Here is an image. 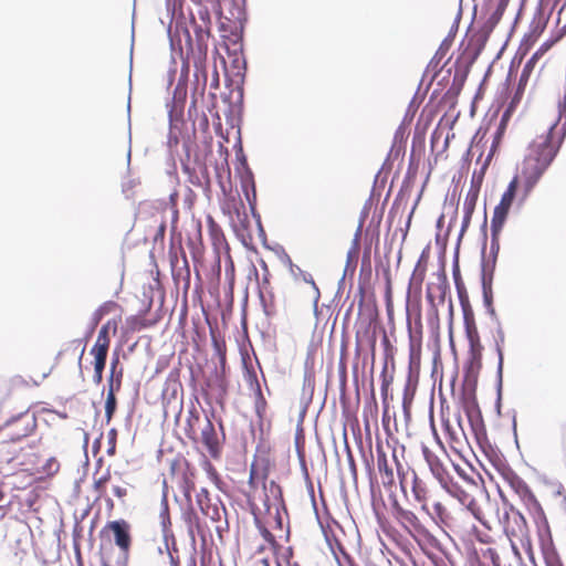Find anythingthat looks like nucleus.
<instances>
[{
  "label": "nucleus",
  "mask_w": 566,
  "mask_h": 566,
  "mask_svg": "<svg viewBox=\"0 0 566 566\" xmlns=\"http://www.w3.org/2000/svg\"><path fill=\"white\" fill-rule=\"evenodd\" d=\"M248 484L247 502L254 524L263 539L276 552L280 547L277 539L289 534L283 522L286 507L282 488L274 480H269V467L256 462L250 467Z\"/></svg>",
  "instance_id": "f257e3e1"
},
{
  "label": "nucleus",
  "mask_w": 566,
  "mask_h": 566,
  "mask_svg": "<svg viewBox=\"0 0 566 566\" xmlns=\"http://www.w3.org/2000/svg\"><path fill=\"white\" fill-rule=\"evenodd\" d=\"M565 136V129H557V123L538 136L528 146L521 175L523 185L522 200L526 199L534 189L543 174L553 163Z\"/></svg>",
  "instance_id": "f03ea898"
},
{
  "label": "nucleus",
  "mask_w": 566,
  "mask_h": 566,
  "mask_svg": "<svg viewBox=\"0 0 566 566\" xmlns=\"http://www.w3.org/2000/svg\"><path fill=\"white\" fill-rule=\"evenodd\" d=\"M433 511L439 522L460 538L474 535L476 522L492 528V521L480 506H455L448 510L441 502H437Z\"/></svg>",
  "instance_id": "7ed1b4c3"
},
{
  "label": "nucleus",
  "mask_w": 566,
  "mask_h": 566,
  "mask_svg": "<svg viewBox=\"0 0 566 566\" xmlns=\"http://www.w3.org/2000/svg\"><path fill=\"white\" fill-rule=\"evenodd\" d=\"M522 187V175H516L509 184L506 190L503 192L499 205L494 208L493 217L491 220V232L493 237L500 234L511 207L516 197L517 189Z\"/></svg>",
  "instance_id": "20e7f679"
},
{
  "label": "nucleus",
  "mask_w": 566,
  "mask_h": 566,
  "mask_svg": "<svg viewBox=\"0 0 566 566\" xmlns=\"http://www.w3.org/2000/svg\"><path fill=\"white\" fill-rule=\"evenodd\" d=\"M109 534L113 535V544L115 546L125 548L127 551L132 549L133 537H132V526L126 520H116L109 521L105 524V526L101 531V537L104 539L109 537Z\"/></svg>",
  "instance_id": "39448f33"
},
{
  "label": "nucleus",
  "mask_w": 566,
  "mask_h": 566,
  "mask_svg": "<svg viewBox=\"0 0 566 566\" xmlns=\"http://www.w3.org/2000/svg\"><path fill=\"white\" fill-rule=\"evenodd\" d=\"M102 566H128L130 551L115 546L112 538L102 539L98 548Z\"/></svg>",
  "instance_id": "423d86ee"
},
{
  "label": "nucleus",
  "mask_w": 566,
  "mask_h": 566,
  "mask_svg": "<svg viewBox=\"0 0 566 566\" xmlns=\"http://www.w3.org/2000/svg\"><path fill=\"white\" fill-rule=\"evenodd\" d=\"M504 485L510 488L526 505L539 506L535 495L528 485L512 470H504L501 473Z\"/></svg>",
  "instance_id": "0eeeda50"
},
{
  "label": "nucleus",
  "mask_w": 566,
  "mask_h": 566,
  "mask_svg": "<svg viewBox=\"0 0 566 566\" xmlns=\"http://www.w3.org/2000/svg\"><path fill=\"white\" fill-rule=\"evenodd\" d=\"M197 503L203 515L209 517L212 522L221 520V513L224 511L222 503L218 499H212L209 491L202 488L197 493Z\"/></svg>",
  "instance_id": "6e6552de"
},
{
  "label": "nucleus",
  "mask_w": 566,
  "mask_h": 566,
  "mask_svg": "<svg viewBox=\"0 0 566 566\" xmlns=\"http://www.w3.org/2000/svg\"><path fill=\"white\" fill-rule=\"evenodd\" d=\"M391 510L394 517L409 533L412 531L420 532L423 528L419 517L412 511L402 507L396 497L391 501Z\"/></svg>",
  "instance_id": "1a4fd4ad"
},
{
  "label": "nucleus",
  "mask_w": 566,
  "mask_h": 566,
  "mask_svg": "<svg viewBox=\"0 0 566 566\" xmlns=\"http://www.w3.org/2000/svg\"><path fill=\"white\" fill-rule=\"evenodd\" d=\"M201 442L212 459L220 458L222 443L217 434L213 423L208 417L206 418V424L201 430Z\"/></svg>",
  "instance_id": "9d476101"
},
{
  "label": "nucleus",
  "mask_w": 566,
  "mask_h": 566,
  "mask_svg": "<svg viewBox=\"0 0 566 566\" xmlns=\"http://www.w3.org/2000/svg\"><path fill=\"white\" fill-rule=\"evenodd\" d=\"M377 453V470L380 476L381 484L386 490H392L395 486L394 468L390 465L387 453L380 444L376 447Z\"/></svg>",
  "instance_id": "9b49d317"
},
{
  "label": "nucleus",
  "mask_w": 566,
  "mask_h": 566,
  "mask_svg": "<svg viewBox=\"0 0 566 566\" xmlns=\"http://www.w3.org/2000/svg\"><path fill=\"white\" fill-rule=\"evenodd\" d=\"M464 412L468 417L471 430L475 437V439L480 442L482 439H485V426L479 409V406L475 401H471L465 403Z\"/></svg>",
  "instance_id": "f8f14e48"
},
{
  "label": "nucleus",
  "mask_w": 566,
  "mask_h": 566,
  "mask_svg": "<svg viewBox=\"0 0 566 566\" xmlns=\"http://www.w3.org/2000/svg\"><path fill=\"white\" fill-rule=\"evenodd\" d=\"M528 525L525 517L516 510L511 513V523L506 532V536L513 541L516 539L521 543L528 538Z\"/></svg>",
  "instance_id": "ddd939ff"
},
{
  "label": "nucleus",
  "mask_w": 566,
  "mask_h": 566,
  "mask_svg": "<svg viewBox=\"0 0 566 566\" xmlns=\"http://www.w3.org/2000/svg\"><path fill=\"white\" fill-rule=\"evenodd\" d=\"M411 492L415 500L421 505V509L428 512L430 491L427 483L418 476L415 470H411Z\"/></svg>",
  "instance_id": "4468645a"
},
{
  "label": "nucleus",
  "mask_w": 566,
  "mask_h": 566,
  "mask_svg": "<svg viewBox=\"0 0 566 566\" xmlns=\"http://www.w3.org/2000/svg\"><path fill=\"white\" fill-rule=\"evenodd\" d=\"M289 271L295 282H304V283L310 284L311 297L314 301V304L316 305L321 297V292H319L318 286L315 283L312 274L302 270L298 265L293 264V263L290 264Z\"/></svg>",
  "instance_id": "2eb2a0df"
},
{
  "label": "nucleus",
  "mask_w": 566,
  "mask_h": 566,
  "mask_svg": "<svg viewBox=\"0 0 566 566\" xmlns=\"http://www.w3.org/2000/svg\"><path fill=\"white\" fill-rule=\"evenodd\" d=\"M442 486L451 496L460 502L459 506H480L472 494L464 490L458 482L449 480Z\"/></svg>",
  "instance_id": "dca6fc26"
},
{
  "label": "nucleus",
  "mask_w": 566,
  "mask_h": 566,
  "mask_svg": "<svg viewBox=\"0 0 566 566\" xmlns=\"http://www.w3.org/2000/svg\"><path fill=\"white\" fill-rule=\"evenodd\" d=\"M111 480V472L107 470L105 473H103L98 478H94L93 481V490L97 493L96 500L103 499L106 503V509L108 512H113L115 507V503L112 497L107 496L106 494V484Z\"/></svg>",
  "instance_id": "f3484780"
},
{
  "label": "nucleus",
  "mask_w": 566,
  "mask_h": 566,
  "mask_svg": "<svg viewBox=\"0 0 566 566\" xmlns=\"http://www.w3.org/2000/svg\"><path fill=\"white\" fill-rule=\"evenodd\" d=\"M119 360L118 357L112 360L111 364V378H109V389L107 392L106 401H105V416L107 421H109L113 418V415L116 410V397L114 390V370L115 367L118 366Z\"/></svg>",
  "instance_id": "a211bd4d"
},
{
  "label": "nucleus",
  "mask_w": 566,
  "mask_h": 566,
  "mask_svg": "<svg viewBox=\"0 0 566 566\" xmlns=\"http://www.w3.org/2000/svg\"><path fill=\"white\" fill-rule=\"evenodd\" d=\"M424 458L430 467L432 474L439 480L441 485L448 482L450 479L448 478L447 471L440 460L433 455L428 448H423Z\"/></svg>",
  "instance_id": "6ab92c4d"
},
{
  "label": "nucleus",
  "mask_w": 566,
  "mask_h": 566,
  "mask_svg": "<svg viewBox=\"0 0 566 566\" xmlns=\"http://www.w3.org/2000/svg\"><path fill=\"white\" fill-rule=\"evenodd\" d=\"M178 488L182 492L187 504L191 502V493L195 490V472L187 469L178 478Z\"/></svg>",
  "instance_id": "aec40b11"
},
{
  "label": "nucleus",
  "mask_w": 566,
  "mask_h": 566,
  "mask_svg": "<svg viewBox=\"0 0 566 566\" xmlns=\"http://www.w3.org/2000/svg\"><path fill=\"white\" fill-rule=\"evenodd\" d=\"M427 265H428V256L424 255V253H422L412 271V274H411V277L409 281L410 286L421 289V285L426 279Z\"/></svg>",
  "instance_id": "412c9836"
},
{
  "label": "nucleus",
  "mask_w": 566,
  "mask_h": 566,
  "mask_svg": "<svg viewBox=\"0 0 566 566\" xmlns=\"http://www.w3.org/2000/svg\"><path fill=\"white\" fill-rule=\"evenodd\" d=\"M181 518L187 526L189 535L193 538L195 532L200 531V520L191 502L187 504V507L182 511Z\"/></svg>",
  "instance_id": "4be33fe9"
},
{
  "label": "nucleus",
  "mask_w": 566,
  "mask_h": 566,
  "mask_svg": "<svg viewBox=\"0 0 566 566\" xmlns=\"http://www.w3.org/2000/svg\"><path fill=\"white\" fill-rule=\"evenodd\" d=\"M23 423L22 430L14 431L17 439L30 436L35 427V417L29 412L21 413L14 421L13 424Z\"/></svg>",
  "instance_id": "5701e85b"
},
{
  "label": "nucleus",
  "mask_w": 566,
  "mask_h": 566,
  "mask_svg": "<svg viewBox=\"0 0 566 566\" xmlns=\"http://www.w3.org/2000/svg\"><path fill=\"white\" fill-rule=\"evenodd\" d=\"M497 237L499 235H496V237L492 235V242H491V247H490L491 256L483 260V263H482L483 279H485V276L488 274L490 275V277L493 274V271L495 268V262H496V255H497V252L500 249V245L497 242Z\"/></svg>",
  "instance_id": "b1692460"
},
{
  "label": "nucleus",
  "mask_w": 566,
  "mask_h": 566,
  "mask_svg": "<svg viewBox=\"0 0 566 566\" xmlns=\"http://www.w3.org/2000/svg\"><path fill=\"white\" fill-rule=\"evenodd\" d=\"M39 386V382L34 379L25 378L21 375L12 376L7 382V389L9 392H15L21 389Z\"/></svg>",
  "instance_id": "393cba45"
},
{
  "label": "nucleus",
  "mask_w": 566,
  "mask_h": 566,
  "mask_svg": "<svg viewBox=\"0 0 566 566\" xmlns=\"http://www.w3.org/2000/svg\"><path fill=\"white\" fill-rule=\"evenodd\" d=\"M480 193V184H474V180L471 182V187L468 190L464 202H463V213L473 214L476 201Z\"/></svg>",
  "instance_id": "a878e982"
},
{
  "label": "nucleus",
  "mask_w": 566,
  "mask_h": 566,
  "mask_svg": "<svg viewBox=\"0 0 566 566\" xmlns=\"http://www.w3.org/2000/svg\"><path fill=\"white\" fill-rule=\"evenodd\" d=\"M516 510L512 505L504 504L502 509H496V517L492 518L489 516V518L492 521V525L497 523L506 534L509 530V525L511 523V513L515 512Z\"/></svg>",
  "instance_id": "bb28decb"
},
{
  "label": "nucleus",
  "mask_w": 566,
  "mask_h": 566,
  "mask_svg": "<svg viewBox=\"0 0 566 566\" xmlns=\"http://www.w3.org/2000/svg\"><path fill=\"white\" fill-rule=\"evenodd\" d=\"M516 510L512 505L504 504L502 509H496V517L492 518L489 516V518L492 521V525L497 523L506 534L509 530V525L511 523V513L515 512Z\"/></svg>",
  "instance_id": "cd10ccee"
},
{
  "label": "nucleus",
  "mask_w": 566,
  "mask_h": 566,
  "mask_svg": "<svg viewBox=\"0 0 566 566\" xmlns=\"http://www.w3.org/2000/svg\"><path fill=\"white\" fill-rule=\"evenodd\" d=\"M111 325H112V322L108 321L106 324H104L101 327L98 335H97V339L92 348H103L105 350H108L109 344H111L109 336H108Z\"/></svg>",
  "instance_id": "c85d7f7f"
},
{
  "label": "nucleus",
  "mask_w": 566,
  "mask_h": 566,
  "mask_svg": "<svg viewBox=\"0 0 566 566\" xmlns=\"http://www.w3.org/2000/svg\"><path fill=\"white\" fill-rule=\"evenodd\" d=\"M465 334L469 343H476L480 339L479 332L471 314L464 312Z\"/></svg>",
  "instance_id": "c756f323"
},
{
  "label": "nucleus",
  "mask_w": 566,
  "mask_h": 566,
  "mask_svg": "<svg viewBox=\"0 0 566 566\" xmlns=\"http://www.w3.org/2000/svg\"><path fill=\"white\" fill-rule=\"evenodd\" d=\"M535 64L536 62L533 61L532 59H530L523 70H522V73H521V76H520V80H518V85H517V92L516 94H520V93H523L528 80H530V76L535 67Z\"/></svg>",
  "instance_id": "7c9ffc66"
},
{
  "label": "nucleus",
  "mask_w": 566,
  "mask_h": 566,
  "mask_svg": "<svg viewBox=\"0 0 566 566\" xmlns=\"http://www.w3.org/2000/svg\"><path fill=\"white\" fill-rule=\"evenodd\" d=\"M392 458H394V461L396 463L397 475H398V479H399L400 489H401L402 492H406V486H407V483H408V479L411 478V470L412 469L411 468L403 469L402 465L400 464V462L398 461L397 455H396L395 452L392 454Z\"/></svg>",
  "instance_id": "2f4dec72"
},
{
  "label": "nucleus",
  "mask_w": 566,
  "mask_h": 566,
  "mask_svg": "<svg viewBox=\"0 0 566 566\" xmlns=\"http://www.w3.org/2000/svg\"><path fill=\"white\" fill-rule=\"evenodd\" d=\"M365 342L369 344L371 353H375L376 337L374 333H369V326L364 332H356V345L361 346Z\"/></svg>",
  "instance_id": "473e14b6"
},
{
  "label": "nucleus",
  "mask_w": 566,
  "mask_h": 566,
  "mask_svg": "<svg viewBox=\"0 0 566 566\" xmlns=\"http://www.w3.org/2000/svg\"><path fill=\"white\" fill-rule=\"evenodd\" d=\"M108 350H105L103 348H92L91 354L94 356V370L95 371H104L105 365H106V358H107Z\"/></svg>",
  "instance_id": "72a5a7b5"
},
{
  "label": "nucleus",
  "mask_w": 566,
  "mask_h": 566,
  "mask_svg": "<svg viewBox=\"0 0 566 566\" xmlns=\"http://www.w3.org/2000/svg\"><path fill=\"white\" fill-rule=\"evenodd\" d=\"M410 343H409V357L410 363H418L421 356V339H416L412 333L410 332Z\"/></svg>",
  "instance_id": "f704fd0d"
},
{
  "label": "nucleus",
  "mask_w": 566,
  "mask_h": 566,
  "mask_svg": "<svg viewBox=\"0 0 566 566\" xmlns=\"http://www.w3.org/2000/svg\"><path fill=\"white\" fill-rule=\"evenodd\" d=\"M60 470V462L56 458H49L45 463L41 467L39 472L44 474L46 478L54 476Z\"/></svg>",
  "instance_id": "c9c22d12"
},
{
  "label": "nucleus",
  "mask_w": 566,
  "mask_h": 566,
  "mask_svg": "<svg viewBox=\"0 0 566 566\" xmlns=\"http://www.w3.org/2000/svg\"><path fill=\"white\" fill-rule=\"evenodd\" d=\"M249 566H270V556L264 554L263 547L250 558Z\"/></svg>",
  "instance_id": "e433bc0d"
},
{
  "label": "nucleus",
  "mask_w": 566,
  "mask_h": 566,
  "mask_svg": "<svg viewBox=\"0 0 566 566\" xmlns=\"http://www.w3.org/2000/svg\"><path fill=\"white\" fill-rule=\"evenodd\" d=\"M127 325L130 331L139 332L149 326L147 321L143 316H130L127 318Z\"/></svg>",
  "instance_id": "4c0bfd02"
},
{
  "label": "nucleus",
  "mask_w": 566,
  "mask_h": 566,
  "mask_svg": "<svg viewBox=\"0 0 566 566\" xmlns=\"http://www.w3.org/2000/svg\"><path fill=\"white\" fill-rule=\"evenodd\" d=\"M205 468H206V472L208 474L209 480L213 484H216V486L218 489H221V485H222L223 482H222V480H221L217 469L210 462H208V461L206 462V467Z\"/></svg>",
  "instance_id": "58836bf2"
},
{
  "label": "nucleus",
  "mask_w": 566,
  "mask_h": 566,
  "mask_svg": "<svg viewBox=\"0 0 566 566\" xmlns=\"http://www.w3.org/2000/svg\"><path fill=\"white\" fill-rule=\"evenodd\" d=\"M200 421V416H199V412L196 408H192L191 410H189V416H188V419H187V424L189 427V432H188V437L189 438H193L192 434L196 433V430H195V426Z\"/></svg>",
  "instance_id": "ea45409f"
},
{
  "label": "nucleus",
  "mask_w": 566,
  "mask_h": 566,
  "mask_svg": "<svg viewBox=\"0 0 566 566\" xmlns=\"http://www.w3.org/2000/svg\"><path fill=\"white\" fill-rule=\"evenodd\" d=\"M128 483L123 482L122 484H114L112 486L114 496H116L122 503L125 502V499L128 495Z\"/></svg>",
  "instance_id": "a19ab883"
},
{
  "label": "nucleus",
  "mask_w": 566,
  "mask_h": 566,
  "mask_svg": "<svg viewBox=\"0 0 566 566\" xmlns=\"http://www.w3.org/2000/svg\"><path fill=\"white\" fill-rule=\"evenodd\" d=\"M544 560L546 566H564L560 557L555 551H549L544 554Z\"/></svg>",
  "instance_id": "79ce46f5"
},
{
  "label": "nucleus",
  "mask_w": 566,
  "mask_h": 566,
  "mask_svg": "<svg viewBox=\"0 0 566 566\" xmlns=\"http://www.w3.org/2000/svg\"><path fill=\"white\" fill-rule=\"evenodd\" d=\"M470 344V355L472 360L480 361L482 356L483 346L480 342V339H476V343H469Z\"/></svg>",
  "instance_id": "37998d69"
},
{
  "label": "nucleus",
  "mask_w": 566,
  "mask_h": 566,
  "mask_svg": "<svg viewBox=\"0 0 566 566\" xmlns=\"http://www.w3.org/2000/svg\"><path fill=\"white\" fill-rule=\"evenodd\" d=\"M116 439H117L116 429H111L108 431V449H107L108 455H114L116 452Z\"/></svg>",
  "instance_id": "c03bdc74"
},
{
  "label": "nucleus",
  "mask_w": 566,
  "mask_h": 566,
  "mask_svg": "<svg viewBox=\"0 0 566 566\" xmlns=\"http://www.w3.org/2000/svg\"><path fill=\"white\" fill-rule=\"evenodd\" d=\"M506 128H507V126L505 124L499 123L497 129L494 135L493 144H492V149H491L492 151H494L496 149V147L500 145Z\"/></svg>",
  "instance_id": "a18cd8bd"
},
{
  "label": "nucleus",
  "mask_w": 566,
  "mask_h": 566,
  "mask_svg": "<svg viewBox=\"0 0 566 566\" xmlns=\"http://www.w3.org/2000/svg\"><path fill=\"white\" fill-rule=\"evenodd\" d=\"M553 44H554L553 41H547V42L543 43L538 48V50L532 55L531 59L537 63V61L552 48Z\"/></svg>",
  "instance_id": "49530a36"
},
{
  "label": "nucleus",
  "mask_w": 566,
  "mask_h": 566,
  "mask_svg": "<svg viewBox=\"0 0 566 566\" xmlns=\"http://www.w3.org/2000/svg\"><path fill=\"white\" fill-rule=\"evenodd\" d=\"M226 277L229 282L230 291L232 292L234 286V264L231 259L229 260V264L226 266Z\"/></svg>",
  "instance_id": "de8ad7c7"
},
{
  "label": "nucleus",
  "mask_w": 566,
  "mask_h": 566,
  "mask_svg": "<svg viewBox=\"0 0 566 566\" xmlns=\"http://www.w3.org/2000/svg\"><path fill=\"white\" fill-rule=\"evenodd\" d=\"M117 366L114 370V390H119L122 386V378H123V369L119 368V370L116 371Z\"/></svg>",
  "instance_id": "09e8293b"
},
{
  "label": "nucleus",
  "mask_w": 566,
  "mask_h": 566,
  "mask_svg": "<svg viewBox=\"0 0 566 566\" xmlns=\"http://www.w3.org/2000/svg\"><path fill=\"white\" fill-rule=\"evenodd\" d=\"M454 281H455L457 290H458V293H459V297L461 300V303L463 304L462 291L464 290V287H463V284L461 282V279H460L458 273H454Z\"/></svg>",
  "instance_id": "8fccbe9b"
},
{
  "label": "nucleus",
  "mask_w": 566,
  "mask_h": 566,
  "mask_svg": "<svg viewBox=\"0 0 566 566\" xmlns=\"http://www.w3.org/2000/svg\"><path fill=\"white\" fill-rule=\"evenodd\" d=\"M117 306V304L115 302H108V303H105L99 310V314L103 315L105 313H108L111 312L113 308H115Z\"/></svg>",
  "instance_id": "3c124183"
},
{
  "label": "nucleus",
  "mask_w": 566,
  "mask_h": 566,
  "mask_svg": "<svg viewBox=\"0 0 566 566\" xmlns=\"http://www.w3.org/2000/svg\"><path fill=\"white\" fill-rule=\"evenodd\" d=\"M444 427H446V430L448 431L451 440L458 442L459 441V437L457 436V433L454 431L451 430L450 424H449L448 421L444 422Z\"/></svg>",
  "instance_id": "603ef678"
},
{
  "label": "nucleus",
  "mask_w": 566,
  "mask_h": 566,
  "mask_svg": "<svg viewBox=\"0 0 566 566\" xmlns=\"http://www.w3.org/2000/svg\"><path fill=\"white\" fill-rule=\"evenodd\" d=\"M510 118H511V109L509 108L503 113L500 124H505L507 126Z\"/></svg>",
  "instance_id": "864d4df0"
},
{
  "label": "nucleus",
  "mask_w": 566,
  "mask_h": 566,
  "mask_svg": "<svg viewBox=\"0 0 566 566\" xmlns=\"http://www.w3.org/2000/svg\"><path fill=\"white\" fill-rule=\"evenodd\" d=\"M472 214H465L463 213V220H462V231H465L471 222Z\"/></svg>",
  "instance_id": "5fc2aeb1"
},
{
  "label": "nucleus",
  "mask_w": 566,
  "mask_h": 566,
  "mask_svg": "<svg viewBox=\"0 0 566 566\" xmlns=\"http://www.w3.org/2000/svg\"><path fill=\"white\" fill-rule=\"evenodd\" d=\"M165 232H166V221L161 220V222H160V224L158 227V231H157V235L156 237L164 238Z\"/></svg>",
  "instance_id": "6e6d98bb"
},
{
  "label": "nucleus",
  "mask_w": 566,
  "mask_h": 566,
  "mask_svg": "<svg viewBox=\"0 0 566 566\" xmlns=\"http://www.w3.org/2000/svg\"><path fill=\"white\" fill-rule=\"evenodd\" d=\"M497 354H499V370H502L503 367V353L500 346H497Z\"/></svg>",
  "instance_id": "4d7b16f0"
},
{
  "label": "nucleus",
  "mask_w": 566,
  "mask_h": 566,
  "mask_svg": "<svg viewBox=\"0 0 566 566\" xmlns=\"http://www.w3.org/2000/svg\"><path fill=\"white\" fill-rule=\"evenodd\" d=\"M93 379L96 384H101L103 379V373L94 370Z\"/></svg>",
  "instance_id": "13d9d810"
},
{
  "label": "nucleus",
  "mask_w": 566,
  "mask_h": 566,
  "mask_svg": "<svg viewBox=\"0 0 566 566\" xmlns=\"http://www.w3.org/2000/svg\"><path fill=\"white\" fill-rule=\"evenodd\" d=\"M251 378H253L254 382H255V386H256V392L260 397H262V391H261V387H260V384L258 381V378H256V375L255 374H252L251 375Z\"/></svg>",
  "instance_id": "bf43d9fd"
},
{
  "label": "nucleus",
  "mask_w": 566,
  "mask_h": 566,
  "mask_svg": "<svg viewBox=\"0 0 566 566\" xmlns=\"http://www.w3.org/2000/svg\"><path fill=\"white\" fill-rule=\"evenodd\" d=\"M382 343H384V345L386 346V348H389V347H390V342H389V338H388V336H387V334H386V333L384 334Z\"/></svg>",
  "instance_id": "052dcab7"
},
{
  "label": "nucleus",
  "mask_w": 566,
  "mask_h": 566,
  "mask_svg": "<svg viewBox=\"0 0 566 566\" xmlns=\"http://www.w3.org/2000/svg\"><path fill=\"white\" fill-rule=\"evenodd\" d=\"M163 515L165 516V517H164V520H165V518H167L168 523H170V521H169V516H168V506H167V503L165 504V509H164V513H163Z\"/></svg>",
  "instance_id": "680f3d73"
},
{
  "label": "nucleus",
  "mask_w": 566,
  "mask_h": 566,
  "mask_svg": "<svg viewBox=\"0 0 566 566\" xmlns=\"http://www.w3.org/2000/svg\"><path fill=\"white\" fill-rule=\"evenodd\" d=\"M427 297L430 300V302H433L432 295L428 292Z\"/></svg>",
  "instance_id": "e2e57ef3"
},
{
  "label": "nucleus",
  "mask_w": 566,
  "mask_h": 566,
  "mask_svg": "<svg viewBox=\"0 0 566 566\" xmlns=\"http://www.w3.org/2000/svg\"><path fill=\"white\" fill-rule=\"evenodd\" d=\"M390 290H391L390 281L388 280V293H390Z\"/></svg>",
  "instance_id": "0e129e2a"
},
{
  "label": "nucleus",
  "mask_w": 566,
  "mask_h": 566,
  "mask_svg": "<svg viewBox=\"0 0 566 566\" xmlns=\"http://www.w3.org/2000/svg\"><path fill=\"white\" fill-rule=\"evenodd\" d=\"M458 423H459V427H461V417L460 416L458 417Z\"/></svg>",
  "instance_id": "69168bd1"
},
{
  "label": "nucleus",
  "mask_w": 566,
  "mask_h": 566,
  "mask_svg": "<svg viewBox=\"0 0 566 566\" xmlns=\"http://www.w3.org/2000/svg\"><path fill=\"white\" fill-rule=\"evenodd\" d=\"M113 328L116 331V322L113 323Z\"/></svg>",
  "instance_id": "338daca9"
},
{
  "label": "nucleus",
  "mask_w": 566,
  "mask_h": 566,
  "mask_svg": "<svg viewBox=\"0 0 566 566\" xmlns=\"http://www.w3.org/2000/svg\"><path fill=\"white\" fill-rule=\"evenodd\" d=\"M291 566H300L297 563H293Z\"/></svg>",
  "instance_id": "774afa93"
}]
</instances>
